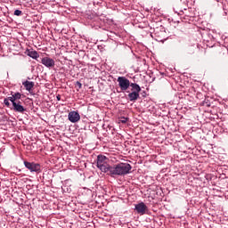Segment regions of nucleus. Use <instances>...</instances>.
Listing matches in <instances>:
<instances>
[{"mask_svg":"<svg viewBox=\"0 0 228 228\" xmlns=\"http://www.w3.org/2000/svg\"><path fill=\"white\" fill-rule=\"evenodd\" d=\"M12 104L13 111H15L16 113H24V111H26V109L24 108V106H22V102H12Z\"/></svg>","mask_w":228,"mask_h":228,"instance_id":"0eeeda50","label":"nucleus"},{"mask_svg":"<svg viewBox=\"0 0 228 228\" xmlns=\"http://www.w3.org/2000/svg\"><path fill=\"white\" fill-rule=\"evenodd\" d=\"M13 14L16 15V17H20V15H22V11L15 10Z\"/></svg>","mask_w":228,"mask_h":228,"instance_id":"2eb2a0df","label":"nucleus"},{"mask_svg":"<svg viewBox=\"0 0 228 228\" xmlns=\"http://www.w3.org/2000/svg\"><path fill=\"white\" fill-rule=\"evenodd\" d=\"M118 83L122 92H126V90H128L129 86H131V82L126 77H118Z\"/></svg>","mask_w":228,"mask_h":228,"instance_id":"7ed1b4c3","label":"nucleus"},{"mask_svg":"<svg viewBox=\"0 0 228 228\" xmlns=\"http://www.w3.org/2000/svg\"><path fill=\"white\" fill-rule=\"evenodd\" d=\"M41 63L42 65H45V67H46L47 69H53V67H54L55 65V61L49 57H44L41 60Z\"/></svg>","mask_w":228,"mask_h":228,"instance_id":"6e6552de","label":"nucleus"},{"mask_svg":"<svg viewBox=\"0 0 228 228\" xmlns=\"http://www.w3.org/2000/svg\"><path fill=\"white\" fill-rule=\"evenodd\" d=\"M12 96L9 97V100L12 102H20V99H22V94L17 92V93H13L12 92L11 94Z\"/></svg>","mask_w":228,"mask_h":228,"instance_id":"1a4fd4ad","label":"nucleus"},{"mask_svg":"<svg viewBox=\"0 0 228 228\" xmlns=\"http://www.w3.org/2000/svg\"><path fill=\"white\" fill-rule=\"evenodd\" d=\"M140 97V93L133 91L132 93L128 94V99L131 102H134V101H138Z\"/></svg>","mask_w":228,"mask_h":228,"instance_id":"9b49d317","label":"nucleus"},{"mask_svg":"<svg viewBox=\"0 0 228 228\" xmlns=\"http://www.w3.org/2000/svg\"><path fill=\"white\" fill-rule=\"evenodd\" d=\"M76 86H77L79 89H81V88H83V84H81V82H79V81H77Z\"/></svg>","mask_w":228,"mask_h":228,"instance_id":"f3484780","label":"nucleus"},{"mask_svg":"<svg viewBox=\"0 0 228 228\" xmlns=\"http://www.w3.org/2000/svg\"><path fill=\"white\" fill-rule=\"evenodd\" d=\"M25 54H27V56H29L33 60H37V58L40 57V54H38L37 51H33V50H29V49L26 50Z\"/></svg>","mask_w":228,"mask_h":228,"instance_id":"9d476101","label":"nucleus"},{"mask_svg":"<svg viewBox=\"0 0 228 228\" xmlns=\"http://www.w3.org/2000/svg\"><path fill=\"white\" fill-rule=\"evenodd\" d=\"M24 166L31 172H40V164L24 161Z\"/></svg>","mask_w":228,"mask_h":228,"instance_id":"39448f33","label":"nucleus"},{"mask_svg":"<svg viewBox=\"0 0 228 228\" xmlns=\"http://www.w3.org/2000/svg\"><path fill=\"white\" fill-rule=\"evenodd\" d=\"M127 120H129L128 118H121L119 119V122H120L121 124H127Z\"/></svg>","mask_w":228,"mask_h":228,"instance_id":"dca6fc26","label":"nucleus"},{"mask_svg":"<svg viewBox=\"0 0 228 228\" xmlns=\"http://www.w3.org/2000/svg\"><path fill=\"white\" fill-rule=\"evenodd\" d=\"M4 104L5 106H7V108H10V97L5 98V99L4 100Z\"/></svg>","mask_w":228,"mask_h":228,"instance_id":"4468645a","label":"nucleus"},{"mask_svg":"<svg viewBox=\"0 0 228 228\" xmlns=\"http://www.w3.org/2000/svg\"><path fill=\"white\" fill-rule=\"evenodd\" d=\"M108 161H110V159H108L106 156L98 155L96 167L97 168H99V170H101V172H103V174H108L110 175L112 167L108 164Z\"/></svg>","mask_w":228,"mask_h":228,"instance_id":"f03ea898","label":"nucleus"},{"mask_svg":"<svg viewBox=\"0 0 228 228\" xmlns=\"http://www.w3.org/2000/svg\"><path fill=\"white\" fill-rule=\"evenodd\" d=\"M56 99H57V101H61V96L60 94H58V95L56 96Z\"/></svg>","mask_w":228,"mask_h":228,"instance_id":"a211bd4d","label":"nucleus"},{"mask_svg":"<svg viewBox=\"0 0 228 228\" xmlns=\"http://www.w3.org/2000/svg\"><path fill=\"white\" fill-rule=\"evenodd\" d=\"M131 165L129 163H119L111 167L109 175L115 177V175H127L131 172Z\"/></svg>","mask_w":228,"mask_h":228,"instance_id":"f257e3e1","label":"nucleus"},{"mask_svg":"<svg viewBox=\"0 0 228 228\" xmlns=\"http://www.w3.org/2000/svg\"><path fill=\"white\" fill-rule=\"evenodd\" d=\"M134 209H135L136 213H138V215H145V213H147V211H149V208L143 202H140V203L136 204L134 207Z\"/></svg>","mask_w":228,"mask_h":228,"instance_id":"20e7f679","label":"nucleus"},{"mask_svg":"<svg viewBox=\"0 0 228 228\" xmlns=\"http://www.w3.org/2000/svg\"><path fill=\"white\" fill-rule=\"evenodd\" d=\"M68 118L69 122L76 124V122H79V120H81V116L79 115V112L73 110L69 113Z\"/></svg>","mask_w":228,"mask_h":228,"instance_id":"423d86ee","label":"nucleus"},{"mask_svg":"<svg viewBox=\"0 0 228 228\" xmlns=\"http://www.w3.org/2000/svg\"><path fill=\"white\" fill-rule=\"evenodd\" d=\"M23 86L27 92H31L33 90V86H35V82L28 81L22 82Z\"/></svg>","mask_w":228,"mask_h":228,"instance_id":"f8f14e48","label":"nucleus"},{"mask_svg":"<svg viewBox=\"0 0 228 228\" xmlns=\"http://www.w3.org/2000/svg\"><path fill=\"white\" fill-rule=\"evenodd\" d=\"M130 86L132 87L133 92H137V94H140L142 92V87L136 83H131Z\"/></svg>","mask_w":228,"mask_h":228,"instance_id":"ddd939ff","label":"nucleus"}]
</instances>
